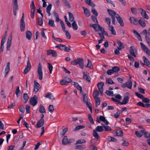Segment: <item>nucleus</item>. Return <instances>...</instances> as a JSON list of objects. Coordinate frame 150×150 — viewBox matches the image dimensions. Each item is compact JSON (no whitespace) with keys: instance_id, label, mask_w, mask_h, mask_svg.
I'll return each mask as SVG.
<instances>
[{"instance_id":"nucleus-1","label":"nucleus","mask_w":150,"mask_h":150,"mask_svg":"<svg viewBox=\"0 0 150 150\" xmlns=\"http://www.w3.org/2000/svg\"><path fill=\"white\" fill-rule=\"evenodd\" d=\"M71 64L73 65L79 64V67L82 69L84 68V60L82 58H78L71 61Z\"/></svg>"},{"instance_id":"nucleus-2","label":"nucleus","mask_w":150,"mask_h":150,"mask_svg":"<svg viewBox=\"0 0 150 150\" xmlns=\"http://www.w3.org/2000/svg\"><path fill=\"white\" fill-rule=\"evenodd\" d=\"M38 101V99L36 95H34L33 97L30 99V104L33 106H35L37 105Z\"/></svg>"},{"instance_id":"nucleus-3","label":"nucleus","mask_w":150,"mask_h":150,"mask_svg":"<svg viewBox=\"0 0 150 150\" xmlns=\"http://www.w3.org/2000/svg\"><path fill=\"white\" fill-rule=\"evenodd\" d=\"M37 72L38 74V78L39 80H41L42 79L43 77H42V66L41 64L40 63H39Z\"/></svg>"},{"instance_id":"nucleus-4","label":"nucleus","mask_w":150,"mask_h":150,"mask_svg":"<svg viewBox=\"0 0 150 150\" xmlns=\"http://www.w3.org/2000/svg\"><path fill=\"white\" fill-rule=\"evenodd\" d=\"M131 78V77H130L129 80L127 81L126 83H123L122 85V87L124 88L127 87L129 89H131L132 83V81L130 80Z\"/></svg>"},{"instance_id":"nucleus-5","label":"nucleus","mask_w":150,"mask_h":150,"mask_svg":"<svg viewBox=\"0 0 150 150\" xmlns=\"http://www.w3.org/2000/svg\"><path fill=\"white\" fill-rule=\"evenodd\" d=\"M140 44L141 46V47L143 51L145 52L148 55L150 56V50L142 42L140 43Z\"/></svg>"},{"instance_id":"nucleus-6","label":"nucleus","mask_w":150,"mask_h":150,"mask_svg":"<svg viewBox=\"0 0 150 150\" xmlns=\"http://www.w3.org/2000/svg\"><path fill=\"white\" fill-rule=\"evenodd\" d=\"M138 10L143 17L147 20L149 19V17L145 10L142 8H139Z\"/></svg>"},{"instance_id":"nucleus-7","label":"nucleus","mask_w":150,"mask_h":150,"mask_svg":"<svg viewBox=\"0 0 150 150\" xmlns=\"http://www.w3.org/2000/svg\"><path fill=\"white\" fill-rule=\"evenodd\" d=\"M13 9L14 14L16 15L17 11L18 10V5L17 0H13Z\"/></svg>"},{"instance_id":"nucleus-8","label":"nucleus","mask_w":150,"mask_h":150,"mask_svg":"<svg viewBox=\"0 0 150 150\" xmlns=\"http://www.w3.org/2000/svg\"><path fill=\"white\" fill-rule=\"evenodd\" d=\"M12 38V34L11 33L9 37L8 38L7 42V50H10V47L11 44V40Z\"/></svg>"},{"instance_id":"nucleus-9","label":"nucleus","mask_w":150,"mask_h":150,"mask_svg":"<svg viewBox=\"0 0 150 150\" xmlns=\"http://www.w3.org/2000/svg\"><path fill=\"white\" fill-rule=\"evenodd\" d=\"M72 80L69 78L63 79L60 81V83L62 85H66L72 82Z\"/></svg>"},{"instance_id":"nucleus-10","label":"nucleus","mask_w":150,"mask_h":150,"mask_svg":"<svg viewBox=\"0 0 150 150\" xmlns=\"http://www.w3.org/2000/svg\"><path fill=\"white\" fill-rule=\"evenodd\" d=\"M130 97L129 96H125L122 100V102H119V104L120 105H125L128 103L129 99Z\"/></svg>"},{"instance_id":"nucleus-11","label":"nucleus","mask_w":150,"mask_h":150,"mask_svg":"<svg viewBox=\"0 0 150 150\" xmlns=\"http://www.w3.org/2000/svg\"><path fill=\"white\" fill-rule=\"evenodd\" d=\"M115 18H117V22L120 24V25L123 27L124 26V24L122 18L119 14L117 15Z\"/></svg>"},{"instance_id":"nucleus-12","label":"nucleus","mask_w":150,"mask_h":150,"mask_svg":"<svg viewBox=\"0 0 150 150\" xmlns=\"http://www.w3.org/2000/svg\"><path fill=\"white\" fill-rule=\"evenodd\" d=\"M136 49L134 47L131 46L130 47V50L129 51V53L131 55L134 57H136V55L135 54V52H136Z\"/></svg>"},{"instance_id":"nucleus-13","label":"nucleus","mask_w":150,"mask_h":150,"mask_svg":"<svg viewBox=\"0 0 150 150\" xmlns=\"http://www.w3.org/2000/svg\"><path fill=\"white\" fill-rule=\"evenodd\" d=\"M44 119L40 120L36 124V127L38 128L42 126L44 124Z\"/></svg>"},{"instance_id":"nucleus-14","label":"nucleus","mask_w":150,"mask_h":150,"mask_svg":"<svg viewBox=\"0 0 150 150\" xmlns=\"http://www.w3.org/2000/svg\"><path fill=\"white\" fill-rule=\"evenodd\" d=\"M10 63L9 62H7L5 71L4 76H6L8 72L10 70Z\"/></svg>"},{"instance_id":"nucleus-15","label":"nucleus","mask_w":150,"mask_h":150,"mask_svg":"<svg viewBox=\"0 0 150 150\" xmlns=\"http://www.w3.org/2000/svg\"><path fill=\"white\" fill-rule=\"evenodd\" d=\"M133 33L134 34L135 36L140 41H142V39L141 36L135 30H133Z\"/></svg>"},{"instance_id":"nucleus-16","label":"nucleus","mask_w":150,"mask_h":150,"mask_svg":"<svg viewBox=\"0 0 150 150\" xmlns=\"http://www.w3.org/2000/svg\"><path fill=\"white\" fill-rule=\"evenodd\" d=\"M129 19L130 22L134 25H136L137 24V19L136 18L131 17L129 18Z\"/></svg>"},{"instance_id":"nucleus-17","label":"nucleus","mask_w":150,"mask_h":150,"mask_svg":"<svg viewBox=\"0 0 150 150\" xmlns=\"http://www.w3.org/2000/svg\"><path fill=\"white\" fill-rule=\"evenodd\" d=\"M40 85L38 83H35L34 84L33 91L36 93L38 92L40 89Z\"/></svg>"},{"instance_id":"nucleus-18","label":"nucleus","mask_w":150,"mask_h":150,"mask_svg":"<svg viewBox=\"0 0 150 150\" xmlns=\"http://www.w3.org/2000/svg\"><path fill=\"white\" fill-rule=\"evenodd\" d=\"M109 29L111 32V34L114 35H116V33L114 27L112 25H108Z\"/></svg>"},{"instance_id":"nucleus-19","label":"nucleus","mask_w":150,"mask_h":150,"mask_svg":"<svg viewBox=\"0 0 150 150\" xmlns=\"http://www.w3.org/2000/svg\"><path fill=\"white\" fill-rule=\"evenodd\" d=\"M86 146L84 145H79L75 146L74 149H75L83 150L85 149Z\"/></svg>"},{"instance_id":"nucleus-20","label":"nucleus","mask_w":150,"mask_h":150,"mask_svg":"<svg viewBox=\"0 0 150 150\" xmlns=\"http://www.w3.org/2000/svg\"><path fill=\"white\" fill-rule=\"evenodd\" d=\"M107 11L109 14L111 16V17L115 16L116 17V16H117V15H118V14H117L115 11L112 10L108 9Z\"/></svg>"},{"instance_id":"nucleus-21","label":"nucleus","mask_w":150,"mask_h":150,"mask_svg":"<svg viewBox=\"0 0 150 150\" xmlns=\"http://www.w3.org/2000/svg\"><path fill=\"white\" fill-rule=\"evenodd\" d=\"M26 37L29 40L31 39L32 36V33L31 31L27 30L25 32Z\"/></svg>"},{"instance_id":"nucleus-22","label":"nucleus","mask_w":150,"mask_h":150,"mask_svg":"<svg viewBox=\"0 0 150 150\" xmlns=\"http://www.w3.org/2000/svg\"><path fill=\"white\" fill-rule=\"evenodd\" d=\"M117 44L119 47H117V49L119 50H121L122 49L125 48L124 46L123 45L122 42L120 40L117 41Z\"/></svg>"},{"instance_id":"nucleus-23","label":"nucleus","mask_w":150,"mask_h":150,"mask_svg":"<svg viewBox=\"0 0 150 150\" xmlns=\"http://www.w3.org/2000/svg\"><path fill=\"white\" fill-rule=\"evenodd\" d=\"M139 23L142 27H144L146 26L145 20L143 18H141L140 19L139 21Z\"/></svg>"},{"instance_id":"nucleus-24","label":"nucleus","mask_w":150,"mask_h":150,"mask_svg":"<svg viewBox=\"0 0 150 150\" xmlns=\"http://www.w3.org/2000/svg\"><path fill=\"white\" fill-rule=\"evenodd\" d=\"M144 59V62L145 65L148 67L150 68V62L148 59L145 57H143Z\"/></svg>"},{"instance_id":"nucleus-25","label":"nucleus","mask_w":150,"mask_h":150,"mask_svg":"<svg viewBox=\"0 0 150 150\" xmlns=\"http://www.w3.org/2000/svg\"><path fill=\"white\" fill-rule=\"evenodd\" d=\"M39 111L41 113H45L46 110L44 106L42 105L39 106Z\"/></svg>"},{"instance_id":"nucleus-26","label":"nucleus","mask_w":150,"mask_h":150,"mask_svg":"<svg viewBox=\"0 0 150 150\" xmlns=\"http://www.w3.org/2000/svg\"><path fill=\"white\" fill-rule=\"evenodd\" d=\"M83 78L84 79H86L88 82L91 81V78L88 75L86 74L85 72H83Z\"/></svg>"},{"instance_id":"nucleus-27","label":"nucleus","mask_w":150,"mask_h":150,"mask_svg":"<svg viewBox=\"0 0 150 150\" xmlns=\"http://www.w3.org/2000/svg\"><path fill=\"white\" fill-rule=\"evenodd\" d=\"M20 24L21 30V31H24L25 28V22H20Z\"/></svg>"},{"instance_id":"nucleus-28","label":"nucleus","mask_w":150,"mask_h":150,"mask_svg":"<svg viewBox=\"0 0 150 150\" xmlns=\"http://www.w3.org/2000/svg\"><path fill=\"white\" fill-rule=\"evenodd\" d=\"M99 93L98 91L97 90H95L93 93V96L94 98H99Z\"/></svg>"},{"instance_id":"nucleus-29","label":"nucleus","mask_w":150,"mask_h":150,"mask_svg":"<svg viewBox=\"0 0 150 150\" xmlns=\"http://www.w3.org/2000/svg\"><path fill=\"white\" fill-rule=\"evenodd\" d=\"M68 139L67 136H65L63 139L62 142V143L63 145H66L68 144Z\"/></svg>"},{"instance_id":"nucleus-30","label":"nucleus","mask_w":150,"mask_h":150,"mask_svg":"<svg viewBox=\"0 0 150 150\" xmlns=\"http://www.w3.org/2000/svg\"><path fill=\"white\" fill-rule=\"evenodd\" d=\"M52 6V4H49L46 8V12L48 13V16H50L51 15L50 11L51 9Z\"/></svg>"},{"instance_id":"nucleus-31","label":"nucleus","mask_w":150,"mask_h":150,"mask_svg":"<svg viewBox=\"0 0 150 150\" xmlns=\"http://www.w3.org/2000/svg\"><path fill=\"white\" fill-rule=\"evenodd\" d=\"M83 8L84 11V13L86 16L87 17L90 16L91 13L88 9L87 8H85L84 7H83Z\"/></svg>"},{"instance_id":"nucleus-32","label":"nucleus","mask_w":150,"mask_h":150,"mask_svg":"<svg viewBox=\"0 0 150 150\" xmlns=\"http://www.w3.org/2000/svg\"><path fill=\"white\" fill-rule=\"evenodd\" d=\"M68 13L69 15V20L71 22H72L74 21V17L73 15L69 12Z\"/></svg>"},{"instance_id":"nucleus-33","label":"nucleus","mask_w":150,"mask_h":150,"mask_svg":"<svg viewBox=\"0 0 150 150\" xmlns=\"http://www.w3.org/2000/svg\"><path fill=\"white\" fill-rule=\"evenodd\" d=\"M85 127L84 125H77L75 128L73 130V131H76L80 129L84 128Z\"/></svg>"},{"instance_id":"nucleus-34","label":"nucleus","mask_w":150,"mask_h":150,"mask_svg":"<svg viewBox=\"0 0 150 150\" xmlns=\"http://www.w3.org/2000/svg\"><path fill=\"white\" fill-rule=\"evenodd\" d=\"M95 130H93V136L97 140L99 138V136L98 135V133Z\"/></svg>"},{"instance_id":"nucleus-35","label":"nucleus","mask_w":150,"mask_h":150,"mask_svg":"<svg viewBox=\"0 0 150 150\" xmlns=\"http://www.w3.org/2000/svg\"><path fill=\"white\" fill-rule=\"evenodd\" d=\"M45 97L52 100L55 99L54 96L51 93H47L45 95Z\"/></svg>"},{"instance_id":"nucleus-36","label":"nucleus","mask_w":150,"mask_h":150,"mask_svg":"<svg viewBox=\"0 0 150 150\" xmlns=\"http://www.w3.org/2000/svg\"><path fill=\"white\" fill-rule=\"evenodd\" d=\"M95 130L99 132H102L104 130L103 127L101 126H97Z\"/></svg>"},{"instance_id":"nucleus-37","label":"nucleus","mask_w":150,"mask_h":150,"mask_svg":"<svg viewBox=\"0 0 150 150\" xmlns=\"http://www.w3.org/2000/svg\"><path fill=\"white\" fill-rule=\"evenodd\" d=\"M86 142V141L84 139H79L76 141V143L74 144L76 145L78 144H84Z\"/></svg>"},{"instance_id":"nucleus-38","label":"nucleus","mask_w":150,"mask_h":150,"mask_svg":"<svg viewBox=\"0 0 150 150\" xmlns=\"http://www.w3.org/2000/svg\"><path fill=\"white\" fill-rule=\"evenodd\" d=\"M117 135L119 136H122L123 135V133L122 130H117L116 132Z\"/></svg>"},{"instance_id":"nucleus-39","label":"nucleus","mask_w":150,"mask_h":150,"mask_svg":"<svg viewBox=\"0 0 150 150\" xmlns=\"http://www.w3.org/2000/svg\"><path fill=\"white\" fill-rule=\"evenodd\" d=\"M23 98L25 100V103H26L28 101L29 97L27 93H24L23 95Z\"/></svg>"},{"instance_id":"nucleus-40","label":"nucleus","mask_w":150,"mask_h":150,"mask_svg":"<svg viewBox=\"0 0 150 150\" xmlns=\"http://www.w3.org/2000/svg\"><path fill=\"white\" fill-rule=\"evenodd\" d=\"M87 60L88 61V63L87 65L85 66V67H88L91 69H93V67L91 62L89 59H88Z\"/></svg>"},{"instance_id":"nucleus-41","label":"nucleus","mask_w":150,"mask_h":150,"mask_svg":"<svg viewBox=\"0 0 150 150\" xmlns=\"http://www.w3.org/2000/svg\"><path fill=\"white\" fill-rule=\"evenodd\" d=\"M112 69L114 73L117 72L120 70V69L117 67L115 66L112 68Z\"/></svg>"},{"instance_id":"nucleus-42","label":"nucleus","mask_w":150,"mask_h":150,"mask_svg":"<svg viewBox=\"0 0 150 150\" xmlns=\"http://www.w3.org/2000/svg\"><path fill=\"white\" fill-rule=\"evenodd\" d=\"M106 83L107 84H111L114 83L113 81L110 78H107L106 80Z\"/></svg>"},{"instance_id":"nucleus-43","label":"nucleus","mask_w":150,"mask_h":150,"mask_svg":"<svg viewBox=\"0 0 150 150\" xmlns=\"http://www.w3.org/2000/svg\"><path fill=\"white\" fill-rule=\"evenodd\" d=\"M88 119L90 122L92 124H94L93 119L91 114H88Z\"/></svg>"},{"instance_id":"nucleus-44","label":"nucleus","mask_w":150,"mask_h":150,"mask_svg":"<svg viewBox=\"0 0 150 150\" xmlns=\"http://www.w3.org/2000/svg\"><path fill=\"white\" fill-rule=\"evenodd\" d=\"M72 26L73 29L75 30H76L78 29V26L75 21H74L72 23Z\"/></svg>"},{"instance_id":"nucleus-45","label":"nucleus","mask_w":150,"mask_h":150,"mask_svg":"<svg viewBox=\"0 0 150 150\" xmlns=\"http://www.w3.org/2000/svg\"><path fill=\"white\" fill-rule=\"evenodd\" d=\"M48 24L50 26L55 27V25L54 23V21L52 20H49L48 21Z\"/></svg>"},{"instance_id":"nucleus-46","label":"nucleus","mask_w":150,"mask_h":150,"mask_svg":"<svg viewBox=\"0 0 150 150\" xmlns=\"http://www.w3.org/2000/svg\"><path fill=\"white\" fill-rule=\"evenodd\" d=\"M140 132H142V133L144 134V135L145 137L148 138H149V139H150V134H148V136H147V132L144 131V130H142Z\"/></svg>"},{"instance_id":"nucleus-47","label":"nucleus","mask_w":150,"mask_h":150,"mask_svg":"<svg viewBox=\"0 0 150 150\" xmlns=\"http://www.w3.org/2000/svg\"><path fill=\"white\" fill-rule=\"evenodd\" d=\"M100 98H96L94 99L95 100V103L96 105V107H97L98 105L100 104Z\"/></svg>"},{"instance_id":"nucleus-48","label":"nucleus","mask_w":150,"mask_h":150,"mask_svg":"<svg viewBox=\"0 0 150 150\" xmlns=\"http://www.w3.org/2000/svg\"><path fill=\"white\" fill-rule=\"evenodd\" d=\"M96 30H95L96 31H101L102 29V28L99 24L98 23H97L96 24Z\"/></svg>"},{"instance_id":"nucleus-49","label":"nucleus","mask_w":150,"mask_h":150,"mask_svg":"<svg viewBox=\"0 0 150 150\" xmlns=\"http://www.w3.org/2000/svg\"><path fill=\"white\" fill-rule=\"evenodd\" d=\"M104 85V83L103 82H99L97 84L98 89H99V88H100L101 87L102 88H103Z\"/></svg>"},{"instance_id":"nucleus-50","label":"nucleus","mask_w":150,"mask_h":150,"mask_svg":"<svg viewBox=\"0 0 150 150\" xmlns=\"http://www.w3.org/2000/svg\"><path fill=\"white\" fill-rule=\"evenodd\" d=\"M48 110L51 113H52L54 111V108L53 105H50L49 106Z\"/></svg>"},{"instance_id":"nucleus-51","label":"nucleus","mask_w":150,"mask_h":150,"mask_svg":"<svg viewBox=\"0 0 150 150\" xmlns=\"http://www.w3.org/2000/svg\"><path fill=\"white\" fill-rule=\"evenodd\" d=\"M142 101L143 102L149 103H150V100L148 98H145L144 97V98L142 99Z\"/></svg>"},{"instance_id":"nucleus-52","label":"nucleus","mask_w":150,"mask_h":150,"mask_svg":"<svg viewBox=\"0 0 150 150\" xmlns=\"http://www.w3.org/2000/svg\"><path fill=\"white\" fill-rule=\"evenodd\" d=\"M103 126L105 129L104 130L105 131H111V128L108 126H105L104 125H103Z\"/></svg>"},{"instance_id":"nucleus-53","label":"nucleus","mask_w":150,"mask_h":150,"mask_svg":"<svg viewBox=\"0 0 150 150\" xmlns=\"http://www.w3.org/2000/svg\"><path fill=\"white\" fill-rule=\"evenodd\" d=\"M38 22L40 25L42 26L43 23L42 18H38Z\"/></svg>"},{"instance_id":"nucleus-54","label":"nucleus","mask_w":150,"mask_h":150,"mask_svg":"<svg viewBox=\"0 0 150 150\" xmlns=\"http://www.w3.org/2000/svg\"><path fill=\"white\" fill-rule=\"evenodd\" d=\"M131 11L133 14L135 15L137 13V10L136 8H131Z\"/></svg>"},{"instance_id":"nucleus-55","label":"nucleus","mask_w":150,"mask_h":150,"mask_svg":"<svg viewBox=\"0 0 150 150\" xmlns=\"http://www.w3.org/2000/svg\"><path fill=\"white\" fill-rule=\"evenodd\" d=\"M106 94L110 96H113V92L111 91H106L105 92Z\"/></svg>"},{"instance_id":"nucleus-56","label":"nucleus","mask_w":150,"mask_h":150,"mask_svg":"<svg viewBox=\"0 0 150 150\" xmlns=\"http://www.w3.org/2000/svg\"><path fill=\"white\" fill-rule=\"evenodd\" d=\"M91 18L94 22L96 23V24L98 23L97 18L96 16L93 15H92L91 16Z\"/></svg>"},{"instance_id":"nucleus-57","label":"nucleus","mask_w":150,"mask_h":150,"mask_svg":"<svg viewBox=\"0 0 150 150\" xmlns=\"http://www.w3.org/2000/svg\"><path fill=\"white\" fill-rule=\"evenodd\" d=\"M91 11L93 13L95 16H98V13L97 12L96 10L94 8H92Z\"/></svg>"},{"instance_id":"nucleus-58","label":"nucleus","mask_w":150,"mask_h":150,"mask_svg":"<svg viewBox=\"0 0 150 150\" xmlns=\"http://www.w3.org/2000/svg\"><path fill=\"white\" fill-rule=\"evenodd\" d=\"M19 109L20 111L22 113H24L25 111V108L23 105L19 107Z\"/></svg>"},{"instance_id":"nucleus-59","label":"nucleus","mask_w":150,"mask_h":150,"mask_svg":"<svg viewBox=\"0 0 150 150\" xmlns=\"http://www.w3.org/2000/svg\"><path fill=\"white\" fill-rule=\"evenodd\" d=\"M122 141H123V142L122 144V145L123 146H127L129 144L128 142L126 141L124 139H123Z\"/></svg>"},{"instance_id":"nucleus-60","label":"nucleus","mask_w":150,"mask_h":150,"mask_svg":"<svg viewBox=\"0 0 150 150\" xmlns=\"http://www.w3.org/2000/svg\"><path fill=\"white\" fill-rule=\"evenodd\" d=\"M47 64L48 65V68L50 71V73L51 74L53 69L52 66L51 65L50 63H48Z\"/></svg>"},{"instance_id":"nucleus-61","label":"nucleus","mask_w":150,"mask_h":150,"mask_svg":"<svg viewBox=\"0 0 150 150\" xmlns=\"http://www.w3.org/2000/svg\"><path fill=\"white\" fill-rule=\"evenodd\" d=\"M20 91L19 89V86H18L16 90L15 93L16 94L17 97H18L19 96L18 93L20 92Z\"/></svg>"},{"instance_id":"nucleus-62","label":"nucleus","mask_w":150,"mask_h":150,"mask_svg":"<svg viewBox=\"0 0 150 150\" xmlns=\"http://www.w3.org/2000/svg\"><path fill=\"white\" fill-rule=\"evenodd\" d=\"M86 94H83V101L86 103L88 101V99L87 97V96H86Z\"/></svg>"},{"instance_id":"nucleus-63","label":"nucleus","mask_w":150,"mask_h":150,"mask_svg":"<svg viewBox=\"0 0 150 150\" xmlns=\"http://www.w3.org/2000/svg\"><path fill=\"white\" fill-rule=\"evenodd\" d=\"M25 110L27 113H30V106L27 105H25Z\"/></svg>"},{"instance_id":"nucleus-64","label":"nucleus","mask_w":150,"mask_h":150,"mask_svg":"<svg viewBox=\"0 0 150 150\" xmlns=\"http://www.w3.org/2000/svg\"><path fill=\"white\" fill-rule=\"evenodd\" d=\"M135 134L137 137H142L143 135V134L141 132H139L138 131H136Z\"/></svg>"}]
</instances>
